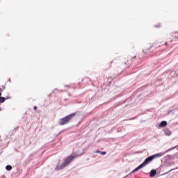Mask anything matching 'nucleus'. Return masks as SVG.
Returning <instances> with one entry per match:
<instances>
[{
  "label": "nucleus",
  "mask_w": 178,
  "mask_h": 178,
  "mask_svg": "<svg viewBox=\"0 0 178 178\" xmlns=\"http://www.w3.org/2000/svg\"><path fill=\"white\" fill-rule=\"evenodd\" d=\"M156 175V170H152L149 174L150 177H155Z\"/></svg>",
  "instance_id": "39448f33"
},
{
  "label": "nucleus",
  "mask_w": 178,
  "mask_h": 178,
  "mask_svg": "<svg viewBox=\"0 0 178 178\" xmlns=\"http://www.w3.org/2000/svg\"><path fill=\"white\" fill-rule=\"evenodd\" d=\"M79 155L77 154V153H73L70 156H68L65 161L64 162H63V163L60 165H58L56 168V170H60V169H64V168H66V166H68L69 163H70V162H72L74 158H78Z\"/></svg>",
  "instance_id": "f03ea898"
},
{
  "label": "nucleus",
  "mask_w": 178,
  "mask_h": 178,
  "mask_svg": "<svg viewBox=\"0 0 178 178\" xmlns=\"http://www.w3.org/2000/svg\"><path fill=\"white\" fill-rule=\"evenodd\" d=\"M74 116H76V113H72L69 115L65 116V118L59 120V124L60 126L66 124V123H68L70 120H72V118H74Z\"/></svg>",
  "instance_id": "7ed1b4c3"
},
{
  "label": "nucleus",
  "mask_w": 178,
  "mask_h": 178,
  "mask_svg": "<svg viewBox=\"0 0 178 178\" xmlns=\"http://www.w3.org/2000/svg\"><path fill=\"white\" fill-rule=\"evenodd\" d=\"M33 109L35 111V110L37 109V106H35L33 107Z\"/></svg>",
  "instance_id": "9b49d317"
},
{
  "label": "nucleus",
  "mask_w": 178,
  "mask_h": 178,
  "mask_svg": "<svg viewBox=\"0 0 178 178\" xmlns=\"http://www.w3.org/2000/svg\"><path fill=\"white\" fill-rule=\"evenodd\" d=\"M164 133L165 136H170L172 134V131L169 129L164 130Z\"/></svg>",
  "instance_id": "423d86ee"
},
{
  "label": "nucleus",
  "mask_w": 178,
  "mask_h": 178,
  "mask_svg": "<svg viewBox=\"0 0 178 178\" xmlns=\"http://www.w3.org/2000/svg\"><path fill=\"white\" fill-rule=\"evenodd\" d=\"M168 151L164 152H160L157 153L156 154L152 155L149 157H147L143 162L141 163L139 166H138L135 170L132 171L131 173H134V172H138V170H140V169H143L145 166H147L148 163L152 162L154 159H156V158H161V156H163V154L167 153Z\"/></svg>",
  "instance_id": "f257e3e1"
},
{
  "label": "nucleus",
  "mask_w": 178,
  "mask_h": 178,
  "mask_svg": "<svg viewBox=\"0 0 178 178\" xmlns=\"http://www.w3.org/2000/svg\"><path fill=\"white\" fill-rule=\"evenodd\" d=\"M159 126V127H166L168 126V122L162 121Z\"/></svg>",
  "instance_id": "20e7f679"
},
{
  "label": "nucleus",
  "mask_w": 178,
  "mask_h": 178,
  "mask_svg": "<svg viewBox=\"0 0 178 178\" xmlns=\"http://www.w3.org/2000/svg\"><path fill=\"white\" fill-rule=\"evenodd\" d=\"M155 27H161V25L155 26Z\"/></svg>",
  "instance_id": "f8f14e48"
},
{
  "label": "nucleus",
  "mask_w": 178,
  "mask_h": 178,
  "mask_svg": "<svg viewBox=\"0 0 178 178\" xmlns=\"http://www.w3.org/2000/svg\"><path fill=\"white\" fill-rule=\"evenodd\" d=\"M6 170H12V166H10V165H7V166L6 167Z\"/></svg>",
  "instance_id": "6e6552de"
},
{
  "label": "nucleus",
  "mask_w": 178,
  "mask_h": 178,
  "mask_svg": "<svg viewBox=\"0 0 178 178\" xmlns=\"http://www.w3.org/2000/svg\"><path fill=\"white\" fill-rule=\"evenodd\" d=\"M101 155H106V152H100Z\"/></svg>",
  "instance_id": "1a4fd4ad"
},
{
  "label": "nucleus",
  "mask_w": 178,
  "mask_h": 178,
  "mask_svg": "<svg viewBox=\"0 0 178 178\" xmlns=\"http://www.w3.org/2000/svg\"><path fill=\"white\" fill-rule=\"evenodd\" d=\"M1 95H2V94L0 92V102H1V104H2V103H3V102H5V97H1Z\"/></svg>",
  "instance_id": "0eeeda50"
},
{
  "label": "nucleus",
  "mask_w": 178,
  "mask_h": 178,
  "mask_svg": "<svg viewBox=\"0 0 178 178\" xmlns=\"http://www.w3.org/2000/svg\"><path fill=\"white\" fill-rule=\"evenodd\" d=\"M95 152V154H99V153H101L100 151H96V152Z\"/></svg>",
  "instance_id": "9d476101"
}]
</instances>
